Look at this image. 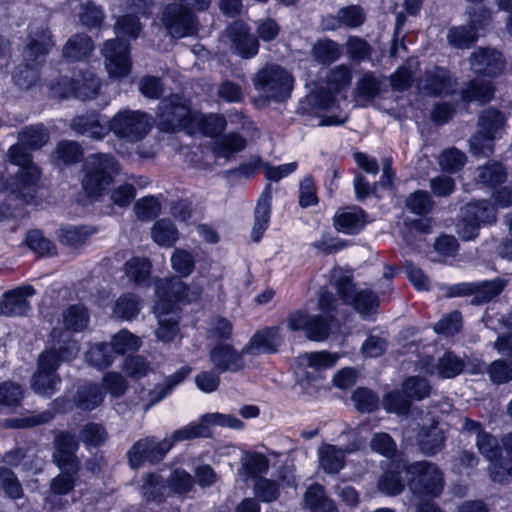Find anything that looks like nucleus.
<instances>
[{"label": "nucleus", "mask_w": 512, "mask_h": 512, "mask_svg": "<svg viewBox=\"0 0 512 512\" xmlns=\"http://www.w3.org/2000/svg\"><path fill=\"white\" fill-rule=\"evenodd\" d=\"M70 127L76 133L101 140L112 131L118 138L135 143L144 139L153 127L152 117L140 110L123 109L106 124L100 115H80L72 119Z\"/></svg>", "instance_id": "obj_1"}, {"label": "nucleus", "mask_w": 512, "mask_h": 512, "mask_svg": "<svg viewBox=\"0 0 512 512\" xmlns=\"http://www.w3.org/2000/svg\"><path fill=\"white\" fill-rule=\"evenodd\" d=\"M18 139L19 142L8 149L6 161L19 168L18 182L14 189L31 196L38 187L40 170L33 162L30 150L43 147L49 140V133L41 124L31 125L22 129Z\"/></svg>", "instance_id": "obj_2"}, {"label": "nucleus", "mask_w": 512, "mask_h": 512, "mask_svg": "<svg viewBox=\"0 0 512 512\" xmlns=\"http://www.w3.org/2000/svg\"><path fill=\"white\" fill-rule=\"evenodd\" d=\"M79 352V345L67 332H59L58 339L52 347L43 351L38 357L37 371L31 379L33 390L50 397L57 390L61 378L57 373L62 362L74 360Z\"/></svg>", "instance_id": "obj_3"}, {"label": "nucleus", "mask_w": 512, "mask_h": 512, "mask_svg": "<svg viewBox=\"0 0 512 512\" xmlns=\"http://www.w3.org/2000/svg\"><path fill=\"white\" fill-rule=\"evenodd\" d=\"M82 188L91 197L100 196L120 172V165L111 154L89 155L83 164Z\"/></svg>", "instance_id": "obj_4"}, {"label": "nucleus", "mask_w": 512, "mask_h": 512, "mask_svg": "<svg viewBox=\"0 0 512 512\" xmlns=\"http://www.w3.org/2000/svg\"><path fill=\"white\" fill-rule=\"evenodd\" d=\"M253 85L262 97L282 102L290 96L293 77L280 65L266 64L254 75Z\"/></svg>", "instance_id": "obj_5"}, {"label": "nucleus", "mask_w": 512, "mask_h": 512, "mask_svg": "<svg viewBox=\"0 0 512 512\" xmlns=\"http://www.w3.org/2000/svg\"><path fill=\"white\" fill-rule=\"evenodd\" d=\"M405 472L413 494L434 498L442 493L444 477L436 464L425 460L416 461L409 464Z\"/></svg>", "instance_id": "obj_6"}, {"label": "nucleus", "mask_w": 512, "mask_h": 512, "mask_svg": "<svg viewBox=\"0 0 512 512\" xmlns=\"http://www.w3.org/2000/svg\"><path fill=\"white\" fill-rule=\"evenodd\" d=\"M286 323L290 331H304L305 336L315 342L325 341L331 332L338 330L340 327L337 315H308L302 310L290 313Z\"/></svg>", "instance_id": "obj_7"}, {"label": "nucleus", "mask_w": 512, "mask_h": 512, "mask_svg": "<svg viewBox=\"0 0 512 512\" xmlns=\"http://www.w3.org/2000/svg\"><path fill=\"white\" fill-rule=\"evenodd\" d=\"M194 113L183 97L171 95L164 98L157 107L159 129L163 132L192 129Z\"/></svg>", "instance_id": "obj_8"}, {"label": "nucleus", "mask_w": 512, "mask_h": 512, "mask_svg": "<svg viewBox=\"0 0 512 512\" xmlns=\"http://www.w3.org/2000/svg\"><path fill=\"white\" fill-rule=\"evenodd\" d=\"M243 422L229 414L207 413L199 418L198 422H192L189 425L175 430L168 438L172 442V446L176 442H182L199 437H210L212 432L211 426L228 427L232 429H241Z\"/></svg>", "instance_id": "obj_9"}, {"label": "nucleus", "mask_w": 512, "mask_h": 512, "mask_svg": "<svg viewBox=\"0 0 512 512\" xmlns=\"http://www.w3.org/2000/svg\"><path fill=\"white\" fill-rule=\"evenodd\" d=\"M100 89L99 78L90 70L79 71L75 78L61 77L51 87L52 93L62 99L77 98L80 100L93 99Z\"/></svg>", "instance_id": "obj_10"}, {"label": "nucleus", "mask_w": 512, "mask_h": 512, "mask_svg": "<svg viewBox=\"0 0 512 512\" xmlns=\"http://www.w3.org/2000/svg\"><path fill=\"white\" fill-rule=\"evenodd\" d=\"M334 287L346 304L352 305L363 319L369 320L379 305L378 296L371 290H356L349 276L341 275L334 281Z\"/></svg>", "instance_id": "obj_11"}, {"label": "nucleus", "mask_w": 512, "mask_h": 512, "mask_svg": "<svg viewBox=\"0 0 512 512\" xmlns=\"http://www.w3.org/2000/svg\"><path fill=\"white\" fill-rule=\"evenodd\" d=\"M162 22L169 35L173 38H185L198 31L195 14L181 3H169L163 10Z\"/></svg>", "instance_id": "obj_12"}, {"label": "nucleus", "mask_w": 512, "mask_h": 512, "mask_svg": "<svg viewBox=\"0 0 512 512\" xmlns=\"http://www.w3.org/2000/svg\"><path fill=\"white\" fill-rule=\"evenodd\" d=\"M172 449L168 438L157 441L154 437H145L136 441L127 452L130 466L133 469L143 466L146 462L157 464Z\"/></svg>", "instance_id": "obj_13"}, {"label": "nucleus", "mask_w": 512, "mask_h": 512, "mask_svg": "<svg viewBox=\"0 0 512 512\" xmlns=\"http://www.w3.org/2000/svg\"><path fill=\"white\" fill-rule=\"evenodd\" d=\"M101 51L111 78L120 79L130 73L132 65L128 40L123 38L107 40Z\"/></svg>", "instance_id": "obj_14"}, {"label": "nucleus", "mask_w": 512, "mask_h": 512, "mask_svg": "<svg viewBox=\"0 0 512 512\" xmlns=\"http://www.w3.org/2000/svg\"><path fill=\"white\" fill-rule=\"evenodd\" d=\"M233 54L242 59L254 58L259 52V40L243 21H234L225 30Z\"/></svg>", "instance_id": "obj_15"}, {"label": "nucleus", "mask_w": 512, "mask_h": 512, "mask_svg": "<svg viewBox=\"0 0 512 512\" xmlns=\"http://www.w3.org/2000/svg\"><path fill=\"white\" fill-rule=\"evenodd\" d=\"M187 285L179 278L160 280L155 286V313L168 315L172 313L176 304L185 298Z\"/></svg>", "instance_id": "obj_16"}, {"label": "nucleus", "mask_w": 512, "mask_h": 512, "mask_svg": "<svg viewBox=\"0 0 512 512\" xmlns=\"http://www.w3.org/2000/svg\"><path fill=\"white\" fill-rule=\"evenodd\" d=\"M53 445L52 459L57 467H67L71 471L79 470L80 462L76 455L79 441L75 434L60 431L55 435Z\"/></svg>", "instance_id": "obj_17"}, {"label": "nucleus", "mask_w": 512, "mask_h": 512, "mask_svg": "<svg viewBox=\"0 0 512 512\" xmlns=\"http://www.w3.org/2000/svg\"><path fill=\"white\" fill-rule=\"evenodd\" d=\"M471 69L477 75L496 77L505 68L502 52L490 47H478L470 55Z\"/></svg>", "instance_id": "obj_18"}, {"label": "nucleus", "mask_w": 512, "mask_h": 512, "mask_svg": "<svg viewBox=\"0 0 512 512\" xmlns=\"http://www.w3.org/2000/svg\"><path fill=\"white\" fill-rule=\"evenodd\" d=\"M282 343L283 336L279 325L265 327L250 338L243 347V353L252 356L274 354L278 352Z\"/></svg>", "instance_id": "obj_19"}, {"label": "nucleus", "mask_w": 512, "mask_h": 512, "mask_svg": "<svg viewBox=\"0 0 512 512\" xmlns=\"http://www.w3.org/2000/svg\"><path fill=\"white\" fill-rule=\"evenodd\" d=\"M35 294V288L29 284L4 292L0 301V314L8 317L27 315L31 309L27 298Z\"/></svg>", "instance_id": "obj_20"}, {"label": "nucleus", "mask_w": 512, "mask_h": 512, "mask_svg": "<svg viewBox=\"0 0 512 512\" xmlns=\"http://www.w3.org/2000/svg\"><path fill=\"white\" fill-rule=\"evenodd\" d=\"M243 349L238 352L232 345L218 343L209 352V359L219 373L238 372L245 367Z\"/></svg>", "instance_id": "obj_21"}, {"label": "nucleus", "mask_w": 512, "mask_h": 512, "mask_svg": "<svg viewBox=\"0 0 512 512\" xmlns=\"http://www.w3.org/2000/svg\"><path fill=\"white\" fill-rule=\"evenodd\" d=\"M462 430L476 435V447L488 461L497 458L502 453V447L497 437L485 431L479 421L465 418Z\"/></svg>", "instance_id": "obj_22"}, {"label": "nucleus", "mask_w": 512, "mask_h": 512, "mask_svg": "<svg viewBox=\"0 0 512 512\" xmlns=\"http://www.w3.org/2000/svg\"><path fill=\"white\" fill-rule=\"evenodd\" d=\"M367 223V213L359 206L339 209L333 217L336 231L346 235H357Z\"/></svg>", "instance_id": "obj_23"}, {"label": "nucleus", "mask_w": 512, "mask_h": 512, "mask_svg": "<svg viewBox=\"0 0 512 512\" xmlns=\"http://www.w3.org/2000/svg\"><path fill=\"white\" fill-rule=\"evenodd\" d=\"M191 372L192 368L190 366H182L175 373L165 377L162 383L156 384L154 388L147 393L145 410H149L169 396L177 386L185 381Z\"/></svg>", "instance_id": "obj_24"}, {"label": "nucleus", "mask_w": 512, "mask_h": 512, "mask_svg": "<svg viewBox=\"0 0 512 512\" xmlns=\"http://www.w3.org/2000/svg\"><path fill=\"white\" fill-rule=\"evenodd\" d=\"M272 187L267 184L258 198L254 210V225L251 231V238L259 242L267 230L271 217Z\"/></svg>", "instance_id": "obj_25"}, {"label": "nucleus", "mask_w": 512, "mask_h": 512, "mask_svg": "<svg viewBox=\"0 0 512 512\" xmlns=\"http://www.w3.org/2000/svg\"><path fill=\"white\" fill-rule=\"evenodd\" d=\"M52 409L46 410L40 414L6 420V426L9 428H27L44 424L52 420L56 413H66L71 410L70 401L65 397H58L52 402Z\"/></svg>", "instance_id": "obj_26"}, {"label": "nucleus", "mask_w": 512, "mask_h": 512, "mask_svg": "<svg viewBox=\"0 0 512 512\" xmlns=\"http://www.w3.org/2000/svg\"><path fill=\"white\" fill-rule=\"evenodd\" d=\"M501 443L508 458L506 459L500 454L497 458L489 460V473L493 482L503 484L512 477V432L504 435Z\"/></svg>", "instance_id": "obj_27"}, {"label": "nucleus", "mask_w": 512, "mask_h": 512, "mask_svg": "<svg viewBox=\"0 0 512 512\" xmlns=\"http://www.w3.org/2000/svg\"><path fill=\"white\" fill-rule=\"evenodd\" d=\"M351 450L322 443L317 449L319 467L327 474H337L345 466V456Z\"/></svg>", "instance_id": "obj_28"}, {"label": "nucleus", "mask_w": 512, "mask_h": 512, "mask_svg": "<svg viewBox=\"0 0 512 512\" xmlns=\"http://www.w3.org/2000/svg\"><path fill=\"white\" fill-rule=\"evenodd\" d=\"M420 86L425 94L430 96L448 93L452 88L450 74L444 68L434 67L424 73L420 80Z\"/></svg>", "instance_id": "obj_29"}, {"label": "nucleus", "mask_w": 512, "mask_h": 512, "mask_svg": "<svg viewBox=\"0 0 512 512\" xmlns=\"http://www.w3.org/2000/svg\"><path fill=\"white\" fill-rule=\"evenodd\" d=\"M90 316L86 307L82 304H75L69 306L63 312V323L68 334L69 331L82 332L89 324ZM60 331L53 330L52 338L53 343L57 341Z\"/></svg>", "instance_id": "obj_30"}, {"label": "nucleus", "mask_w": 512, "mask_h": 512, "mask_svg": "<svg viewBox=\"0 0 512 512\" xmlns=\"http://www.w3.org/2000/svg\"><path fill=\"white\" fill-rule=\"evenodd\" d=\"M227 126V121L220 114L194 113L192 129L211 138H218Z\"/></svg>", "instance_id": "obj_31"}, {"label": "nucleus", "mask_w": 512, "mask_h": 512, "mask_svg": "<svg viewBox=\"0 0 512 512\" xmlns=\"http://www.w3.org/2000/svg\"><path fill=\"white\" fill-rule=\"evenodd\" d=\"M506 126V117L503 112L495 108H486L478 116V132L501 138Z\"/></svg>", "instance_id": "obj_32"}, {"label": "nucleus", "mask_w": 512, "mask_h": 512, "mask_svg": "<svg viewBox=\"0 0 512 512\" xmlns=\"http://www.w3.org/2000/svg\"><path fill=\"white\" fill-rule=\"evenodd\" d=\"M247 141L239 133L231 132L220 135L212 145V151L217 158L228 159L232 155L243 151Z\"/></svg>", "instance_id": "obj_33"}, {"label": "nucleus", "mask_w": 512, "mask_h": 512, "mask_svg": "<svg viewBox=\"0 0 512 512\" xmlns=\"http://www.w3.org/2000/svg\"><path fill=\"white\" fill-rule=\"evenodd\" d=\"M142 494L147 502L160 505L169 496L166 480L159 473H148L143 478Z\"/></svg>", "instance_id": "obj_34"}, {"label": "nucleus", "mask_w": 512, "mask_h": 512, "mask_svg": "<svg viewBox=\"0 0 512 512\" xmlns=\"http://www.w3.org/2000/svg\"><path fill=\"white\" fill-rule=\"evenodd\" d=\"M94 49L92 39L85 34L71 36L62 50L63 57L68 61H80L87 58Z\"/></svg>", "instance_id": "obj_35"}, {"label": "nucleus", "mask_w": 512, "mask_h": 512, "mask_svg": "<svg viewBox=\"0 0 512 512\" xmlns=\"http://www.w3.org/2000/svg\"><path fill=\"white\" fill-rule=\"evenodd\" d=\"M304 501L310 512H338L333 500L326 496L324 487L317 483L307 488Z\"/></svg>", "instance_id": "obj_36"}, {"label": "nucleus", "mask_w": 512, "mask_h": 512, "mask_svg": "<svg viewBox=\"0 0 512 512\" xmlns=\"http://www.w3.org/2000/svg\"><path fill=\"white\" fill-rule=\"evenodd\" d=\"M508 284V280L496 277L492 280L475 281L473 303H488L499 296Z\"/></svg>", "instance_id": "obj_37"}, {"label": "nucleus", "mask_w": 512, "mask_h": 512, "mask_svg": "<svg viewBox=\"0 0 512 512\" xmlns=\"http://www.w3.org/2000/svg\"><path fill=\"white\" fill-rule=\"evenodd\" d=\"M104 400V392L100 385L87 383L80 386L75 395V405L84 411L96 409Z\"/></svg>", "instance_id": "obj_38"}, {"label": "nucleus", "mask_w": 512, "mask_h": 512, "mask_svg": "<svg viewBox=\"0 0 512 512\" xmlns=\"http://www.w3.org/2000/svg\"><path fill=\"white\" fill-rule=\"evenodd\" d=\"M29 36L30 42L24 51V56L28 61L37 62L39 57L46 55L55 45L47 29H41L35 35L30 33Z\"/></svg>", "instance_id": "obj_39"}, {"label": "nucleus", "mask_w": 512, "mask_h": 512, "mask_svg": "<svg viewBox=\"0 0 512 512\" xmlns=\"http://www.w3.org/2000/svg\"><path fill=\"white\" fill-rule=\"evenodd\" d=\"M311 56L318 64L328 66L340 58L341 47L334 40L321 38L313 45Z\"/></svg>", "instance_id": "obj_40"}, {"label": "nucleus", "mask_w": 512, "mask_h": 512, "mask_svg": "<svg viewBox=\"0 0 512 512\" xmlns=\"http://www.w3.org/2000/svg\"><path fill=\"white\" fill-rule=\"evenodd\" d=\"M494 95V87L490 80L473 79L461 90V97L466 102L477 101L481 104L489 102Z\"/></svg>", "instance_id": "obj_41"}, {"label": "nucleus", "mask_w": 512, "mask_h": 512, "mask_svg": "<svg viewBox=\"0 0 512 512\" xmlns=\"http://www.w3.org/2000/svg\"><path fill=\"white\" fill-rule=\"evenodd\" d=\"M465 362L452 352H445L437 361L430 374L436 373L442 379L454 378L464 370Z\"/></svg>", "instance_id": "obj_42"}, {"label": "nucleus", "mask_w": 512, "mask_h": 512, "mask_svg": "<svg viewBox=\"0 0 512 512\" xmlns=\"http://www.w3.org/2000/svg\"><path fill=\"white\" fill-rule=\"evenodd\" d=\"M142 308V303L138 295L134 293H124L115 302L113 314L116 318L125 321H131L138 316Z\"/></svg>", "instance_id": "obj_43"}, {"label": "nucleus", "mask_w": 512, "mask_h": 512, "mask_svg": "<svg viewBox=\"0 0 512 512\" xmlns=\"http://www.w3.org/2000/svg\"><path fill=\"white\" fill-rule=\"evenodd\" d=\"M115 360L111 346L106 342L91 345L85 353V361L88 365L103 370L110 367Z\"/></svg>", "instance_id": "obj_44"}, {"label": "nucleus", "mask_w": 512, "mask_h": 512, "mask_svg": "<svg viewBox=\"0 0 512 512\" xmlns=\"http://www.w3.org/2000/svg\"><path fill=\"white\" fill-rule=\"evenodd\" d=\"M507 172L500 162L489 161L479 166L476 171V179L489 187H496L505 182Z\"/></svg>", "instance_id": "obj_45"}, {"label": "nucleus", "mask_w": 512, "mask_h": 512, "mask_svg": "<svg viewBox=\"0 0 512 512\" xmlns=\"http://www.w3.org/2000/svg\"><path fill=\"white\" fill-rule=\"evenodd\" d=\"M445 437L443 432L436 426L422 428L418 434V444L421 451L426 455H434L444 445Z\"/></svg>", "instance_id": "obj_46"}, {"label": "nucleus", "mask_w": 512, "mask_h": 512, "mask_svg": "<svg viewBox=\"0 0 512 512\" xmlns=\"http://www.w3.org/2000/svg\"><path fill=\"white\" fill-rule=\"evenodd\" d=\"M464 209L475 222H478L479 226L490 225L496 221L497 210L488 200L471 201L465 205Z\"/></svg>", "instance_id": "obj_47"}, {"label": "nucleus", "mask_w": 512, "mask_h": 512, "mask_svg": "<svg viewBox=\"0 0 512 512\" xmlns=\"http://www.w3.org/2000/svg\"><path fill=\"white\" fill-rule=\"evenodd\" d=\"M302 366H307L314 370H326L335 366L339 359L337 353H331L326 350L308 352L298 357Z\"/></svg>", "instance_id": "obj_48"}, {"label": "nucleus", "mask_w": 512, "mask_h": 512, "mask_svg": "<svg viewBox=\"0 0 512 512\" xmlns=\"http://www.w3.org/2000/svg\"><path fill=\"white\" fill-rule=\"evenodd\" d=\"M351 80L352 71L350 67L345 64H341L327 72L325 77V86L336 94H340L350 86Z\"/></svg>", "instance_id": "obj_49"}, {"label": "nucleus", "mask_w": 512, "mask_h": 512, "mask_svg": "<svg viewBox=\"0 0 512 512\" xmlns=\"http://www.w3.org/2000/svg\"><path fill=\"white\" fill-rule=\"evenodd\" d=\"M382 405L387 412L404 416L409 414L412 402L402 389H395L384 395Z\"/></svg>", "instance_id": "obj_50"}, {"label": "nucleus", "mask_w": 512, "mask_h": 512, "mask_svg": "<svg viewBox=\"0 0 512 512\" xmlns=\"http://www.w3.org/2000/svg\"><path fill=\"white\" fill-rule=\"evenodd\" d=\"M95 229L88 226H63L59 231L60 242L64 245L77 248L84 244Z\"/></svg>", "instance_id": "obj_51"}, {"label": "nucleus", "mask_w": 512, "mask_h": 512, "mask_svg": "<svg viewBox=\"0 0 512 512\" xmlns=\"http://www.w3.org/2000/svg\"><path fill=\"white\" fill-rule=\"evenodd\" d=\"M380 90V80L373 73L367 72L357 81L354 94L358 100L371 101L379 95Z\"/></svg>", "instance_id": "obj_52"}, {"label": "nucleus", "mask_w": 512, "mask_h": 512, "mask_svg": "<svg viewBox=\"0 0 512 512\" xmlns=\"http://www.w3.org/2000/svg\"><path fill=\"white\" fill-rule=\"evenodd\" d=\"M125 273L137 285L145 284L151 273V263L141 257H133L125 263Z\"/></svg>", "instance_id": "obj_53"}, {"label": "nucleus", "mask_w": 512, "mask_h": 512, "mask_svg": "<svg viewBox=\"0 0 512 512\" xmlns=\"http://www.w3.org/2000/svg\"><path fill=\"white\" fill-rule=\"evenodd\" d=\"M402 390L413 402L427 398L431 393L432 387L429 381L423 377L409 376L403 381Z\"/></svg>", "instance_id": "obj_54"}, {"label": "nucleus", "mask_w": 512, "mask_h": 512, "mask_svg": "<svg viewBox=\"0 0 512 512\" xmlns=\"http://www.w3.org/2000/svg\"><path fill=\"white\" fill-rule=\"evenodd\" d=\"M109 345L114 355H123L128 352L137 351L141 346V341L136 335L126 329H122L112 337Z\"/></svg>", "instance_id": "obj_55"}, {"label": "nucleus", "mask_w": 512, "mask_h": 512, "mask_svg": "<svg viewBox=\"0 0 512 512\" xmlns=\"http://www.w3.org/2000/svg\"><path fill=\"white\" fill-rule=\"evenodd\" d=\"M26 245L40 256H53L56 254L55 244L38 230H30L25 237Z\"/></svg>", "instance_id": "obj_56"}, {"label": "nucleus", "mask_w": 512, "mask_h": 512, "mask_svg": "<svg viewBox=\"0 0 512 512\" xmlns=\"http://www.w3.org/2000/svg\"><path fill=\"white\" fill-rule=\"evenodd\" d=\"M477 40V31L472 26H455L448 30V43L459 49L469 48Z\"/></svg>", "instance_id": "obj_57"}, {"label": "nucleus", "mask_w": 512, "mask_h": 512, "mask_svg": "<svg viewBox=\"0 0 512 512\" xmlns=\"http://www.w3.org/2000/svg\"><path fill=\"white\" fill-rule=\"evenodd\" d=\"M151 234L157 244L166 247L173 245L178 238V231L175 225L166 219L156 221Z\"/></svg>", "instance_id": "obj_58"}, {"label": "nucleus", "mask_w": 512, "mask_h": 512, "mask_svg": "<svg viewBox=\"0 0 512 512\" xmlns=\"http://www.w3.org/2000/svg\"><path fill=\"white\" fill-rule=\"evenodd\" d=\"M466 161L465 153L455 147H451L442 151L438 163L444 172L456 173L464 167Z\"/></svg>", "instance_id": "obj_59"}, {"label": "nucleus", "mask_w": 512, "mask_h": 512, "mask_svg": "<svg viewBox=\"0 0 512 512\" xmlns=\"http://www.w3.org/2000/svg\"><path fill=\"white\" fill-rule=\"evenodd\" d=\"M405 203L411 213L420 216L428 214L434 206L431 195L425 190H417L411 193Z\"/></svg>", "instance_id": "obj_60"}, {"label": "nucleus", "mask_w": 512, "mask_h": 512, "mask_svg": "<svg viewBox=\"0 0 512 512\" xmlns=\"http://www.w3.org/2000/svg\"><path fill=\"white\" fill-rule=\"evenodd\" d=\"M171 265L179 276L188 277L194 271L195 257L187 250L175 249L171 255Z\"/></svg>", "instance_id": "obj_61"}, {"label": "nucleus", "mask_w": 512, "mask_h": 512, "mask_svg": "<svg viewBox=\"0 0 512 512\" xmlns=\"http://www.w3.org/2000/svg\"><path fill=\"white\" fill-rule=\"evenodd\" d=\"M345 47L349 58L359 63L369 59L372 52L370 44L358 36H350Z\"/></svg>", "instance_id": "obj_62"}, {"label": "nucleus", "mask_w": 512, "mask_h": 512, "mask_svg": "<svg viewBox=\"0 0 512 512\" xmlns=\"http://www.w3.org/2000/svg\"><path fill=\"white\" fill-rule=\"evenodd\" d=\"M55 155L64 164H74L81 160L83 152L77 142L62 140L56 146Z\"/></svg>", "instance_id": "obj_63"}, {"label": "nucleus", "mask_w": 512, "mask_h": 512, "mask_svg": "<svg viewBox=\"0 0 512 512\" xmlns=\"http://www.w3.org/2000/svg\"><path fill=\"white\" fill-rule=\"evenodd\" d=\"M106 438V429L98 423H87L80 432V439L86 448L99 447L105 442Z\"/></svg>", "instance_id": "obj_64"}]
</instances>
